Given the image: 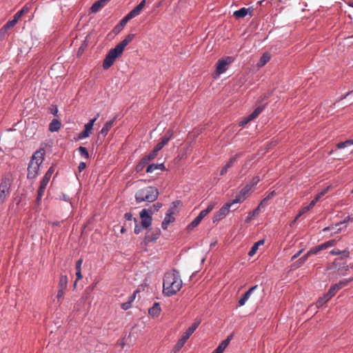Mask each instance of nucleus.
I'll return each mask as SVG.
<instances>
[{"label": "nucleus", "mask_w": 353, "mask_h": 353, "mask_svg": "<svg viewBox=\"0 0 353 353\" xmlns=\"http://www.w3.org/2000/svg\"><path fill=\"white\" fill-rule=\"evenodd\" d=\"M131 341V334L129 333L128 335L125 334L123 338L118 342L119 345L121 347H124V345H129Z\"/></svg>", "instance_id": "2f4dec72"}, {"label": "nucleus", "mask_w": 353, "mask_h": 353, "mask_svg": "<svg viewBox=\"0 0 353 353\" xmlns=\"http://www.w3.org/2000/svg\"><path fill=\"white\" fill-rule=\"evenodd\" d=\"M257 285L252 286L249 288L248 291L243 294L241 299L239 301V304L240 305H244L247 300L249 299L250 295L253 293L255 289L257 288Z\"/></svg>", "instance_id": "6ab92c4d"}, {"label": "nucleus", "mask_w": 353, "mask_h": 353, "mask_svg": "<svg viewBox=\"0 0 353 353\" xmlns=\"http://www.w3.org/2000/svg\"><path fill=\"white\" fill-rule=\"evenodd\" d=\"M201 319H196L194 322L190 325V327H188V329L187 331H195L198 326L201 324Z\"/></svg>", "instance_id": "37998d69"}, {"label": "nucleus", "mask_w": 353, "mask_h": 353, "mask_svg": "<svg viewBox=\"0 0 353 353\" xmlns=\"http://www.w3.org/2000/svg\"><path fill=\"white\" fill-rule=\"evenodd\" d=\"M78 149L81 156H83L85 159L90 158V154L86 148L80 146Z\"/></svg>", "instance_id": "c03bdc74"}, {"label": "nucleus", "mask_w": 353, "mask_h": 353, "mask_svg": "<svg viewBox=\"0 0 353 353\" xmlns=\"http://www.w3.org/2000/svg\"><path fill=\"white\" fill-rule=\"evenodd\" d=\"M259 210L260 209L257 207L252 212H250L249 215L245 219V222L248 223L250 222V219H252L254 216H256L259 214Z\"/></svg>", "instance_id": "79ce46f5"}, {"label": "nucleus", "mask_w": 353, "mask_h": 353, "mask_svg": "<svg viewBox=\"0 0 353 353\" xmlns=\"http://www.w3.org/2000/svg\"><path fill=\"white\" fill-rule=\"evenodd\" d=\"M303 264V262H301V258H299V259L297 261L294 263L292 266H293L294 268H299V267H300Z\"/></svg>", "instance_id": "e2e57ef3"}, {"label": "nucleus", "mask_w": 353, "mask_h": 353, "mask_svg": "<svg viewBox=\"0 0 353 353\" xmlns=\"http://www.w3.org/2000/svg\"><path fill=\"white\" fill-rule=\"evenodd\" d=\"M86 168V163H84V162H81L79 164V166H78V170L79 172H82L83 171V170H85Z\"/></svg>", "instance_id": "0e129e2a"}, {"label": "nucleus", "mask_w": 353, "mask_h": 353, "mask_svg": "<svg viewBox=\"0 0 353 353\" xmlns=\"http://www.w3.org/2000/svg\"><path fill=\"white\" fill-rule=\"evenodd\" d=\"M183 283L179 272L175 270L167 272L163 282V292L172 296L180 291Z\"/></svg>", "instance_id": "f257e3e1"}, {"label": "nucleus", "mask_w": 353, "mask_h": 353, "mask_svg": "<svg viewBox=\"0 0 353 353\" xmlns=\"http://www.w3.org/2000/svg\"><path fill=\"white\" fill-rule=\"evenodd\" d=\"M158 189L152 186H148L140 189L135 194L136 201L138 203L147 201L152 202L157 200L159 196Z\"/></svg>", "instance_id": "7ed1b4c3"}, {"label": "nucleus", "mask_w": 353, "mask_h": 353, "mask_svg": "<svg viewBox=\"0 0 353 353\" xmlns=\"http://www.w3.org/2000/svg\"><path fill=\"white\" fill-rule=\"evenodd\" d=\"M154 211L152 208L149 209H143L139 212V216L141 219V225L145 228H148L152 225V214Z\"/></svg>", "instance_id": "423d86ee"}, {"label": "nucleus", "mask_w": 353, "mask_h": 353, "mask_svg": "<svg viewBox=\"0 0 353 353\" xmlns=\"http://www.w3.org/2000/svg\"><path fill=\"white\" fill-rule=\"evenodd\" d=\"M251 121V119H249V116L243 119V121L240 123V125L243 126L244 125L249 123V121Z\"/></svg>", "instance_id": "774afa93"}, {"label": "nucleus", "mask_w": 353, "mask_h": 353, "mask_svg": "<svg viewBox=\"0 0 353 353\" xmlns=\"http://www.w3.org/2000/svg\"><path fill=\"white\" fill-rule=\"evenodd\" d=\"M340 290L339 288V285L337 284H334V285L331 286L329 291L327 292L328 294V296H330V299L332 296H334L337 292H339Z\"/></svg>", "instance_id": "a19ab883"}, {"label": "nucleus", "mask_w": 353, "mask_h": 353, "mask_svg": "<svg viewBox=\"0 0 353 353\" xmlns=\"http://www.w3.org/2000/svg\"><path fill=\"white\" fill-rule=\"evenodd\" d=\"M10 29L4 25L1 29H0V40H2L5 38L6 35L8 34V32Z\"/></svg>", "instance_id": "de8ad7c7"}, {"label": "nucleus", "mask_w": 353, "mask_h": 353, "mask_svg": "<svg viewBox=\"0 0 353 353\" xmlns=\"http://www.w3.org/2000/svg\"><path fill=\"white\" fill-rule=\"evenodd\" d=\"M250 190H251L250 185H245L240 190V192L238 194H236L235 198L234 199V200H232L230 202L232 203V205H234V203H238L243 202V201H245L246 199V197L248 196V194H249V193L250 192Z\"/></svg>", "instance_id": "6e6552de"}, {"label": "nucleus", "mask_w": 353, "mask_h": 353, "mask_svg": "<svg viewBox=\"0 0 353 353\" xmlns=\"http://www.w3.org/2000/svg\"><path fill=\"white\" fill-rule=\"evenodd\" d=\"M232 337L233 334H230V336L226 339L221 341L219 345L215 348L212 353H222L230 344V341L232 339Z\"/></svg>", "instance_id": "a211bd4d"}, {"label": "nucleus", "mask_w": 353, "mask_h": 353, "mask_svg": "<svg viewBox=\"0 0 353 353\" xmlns=\"http://www.w3.org/2000/svg\"><path fill=\"white\" fill-rule=\"evenodd\" d=\"M134 222L136 223L134 232L135 234H139L142 231V226L139 225L138 219L137 218L133 219Z\"/></svg>", "instance_id": "603ef678"}, {"label": "nucleus", "mask_w": 353, "mask_h": 353, "mask_svg": "<svg viewBox=\"0 0 353 353\" xmlns=\"http://www.w3.org/2000/svg\"><path fill=\"white\" fill-rule=\"evenodd\" d=\"M161 307L159 303H154L151 308L149 309L148 313L152 317L159 316Z\"/></svg>", "instance_id": "bb28decb"}, {"label": "nucleus", "mask_w": 353, "mask_h": 353, "mask_svg": "<svg viewBox=\"0 0 353 353\" xmlns=\"http://www.w3.org/2000/svg\"><path fill=\"white\" fill-rule=\"evenodd\" d=\"M123 52L117 46H116L115 48L110 49L103 60V69H109L110 67H111L114 63L117 58L121 56Z\"/></svg>", "instance_id": "20e7f679"}, {"label": "nucleus", "mask_w": 353, "mask_h": 353, "mask_svg": "<svg viewBox=\"0 0 353 353\" xmlns=\"http://www.w3.org/2000/svg\"><path fill=\"white\" fill-rule=\"evenodd\" d=\"M134 34H129L125 37V38L123 41H121L119 43V44H117V46L122 52H123L125 46H127L128 44L132 41V40L134 39Z\"/></svg>", "instance_id": "4be33fe9"}, {"label": "nucleus", "mask_w": 353, "mask_h": 353, "mask_svg": "<svg viewBox=\"0 0 353 353\" xmlns=\"http://www.w3.org/2000/svg\"><path fill=\"white\" fill-rule=\"evenodd\" d=\"M232 206V203L228 202L225 204V205L221 208L218 213L214 216V221H216V220H220L225 216L228 213L230 212V208Z\"/></svg>", "instance_id": "4468645a"}, {"label": "nucleus", "mask_w": 353, "mask_h": 353, "mask_svg": "<svg viewBox=\"0 0 353 353\" xmlns=\"http://www.w3.org/2000/svg\"><path fill=\"white\" fill-rule=\"evenodd\" d=\"M61 122L59 119H54L49 124L48 130L52 132H57L61 129Z\"/></svg>", "instance_id": "5701e85b"}, {"label": "nucleus", "mask_w": 353, "mask_h": 353, "mask_svg": "<svg viewBox=\"0 0 353 353\" xmlns=\"http://www.w3.org/2000/svg\"><path fill=\"white\" fill-rule=\"evenodd\" d=\"M271 55L268 52H265L262 54V56L260 58V60L256 63L257 67H263L264 65H265L268 62L270 61Z\"/></svg>", "instance_id": "a878e982"}, {"label": "nucleus", "mask_w": 353, "mask_h": 353, "mask_svg": "<svg viewBox=\"0 0 353 353\" xmlns=\"http://www.w3.org/2000/svg\"><path fill=\"white\" fill-rule=\"evenodd\" d=\"M349 219H350V217H349V216H347V217L345 219V221H344L343 222H341V223H337V224H336V225H335L336 229V230H337V231H336V232H339V231H341V228H340V227H339V228H338V227H339V226H340V225H342V224H343V223H347V222L349 221Z\"/></svg>", "instance_id": "bf43d9fd"}, {"label": "nucleus", "mask_w": 353, "mask_h": 353, "mask_svg": "<svg viewBox=\"0 0 353 353\" xmlns=\"http://www.w3.org/2000/svg\"><path fill=\"white\" fill-rule=\"evenodd\" d=\"M164 146L162 145V143L159 141L156 146L154 147V150H156L157 153L159 152L160 150H161Z\"/></svg>", "instance_id": "69168bd1"}, {"label": "nucleus", "mask_w": 353, "mask_h": 353, "mask_svg": "<svg viewBox=\"0 0 353 353\" xmlns=\"http://www.w3.org/2000/svg\"><path fill=\"white\" fill-rule=\"evenodd\" d=\"M259 181H260V179L259 176H254L251 179L250 183H248V185H250L251 189H252L254 186L257 185V183L259 182Z\"/></svg>", "instance_id": "864d4df0"}, {"label": "nucleus", "mask_w": 353, "mask_h": 353, "mask_svg": "<svg viewBox=\"0 0 353 353\" xmlns=\"http://www.w3.org/2000/svg\"><path fill=\"white\" fill-rule=\"evenodd\" d=\"M353 145V139H348L345 141H341L337 143L336 147L339 149Z\"/></svg>", "instance_id": "58836bf2"}, {"label": "nucleus", "mask_w": 353, "mask_h": 353, "mask_svg": "<svg viewBox=\"0 0 353 353\" xmlns=\"http://www.w3.org/2000/svg\"><path fill=\"white\" fill-rule=\"evenodd\" d=\"M83 260L82 258H80L77 262H76V281L74 283V286L77 285V283L78 280H80L83 278L82 273H81V266L83 264Z\"/></svg>", "instance_id": "aec40b11"}, {"label": "nucleus", "mask_w": 353, "mask_h": 353, "mask_svg": "<svg viewBox=\"0 0 353 353\" xmlns=\"http://www.w3.org/2000/svg\"><path fill=\"white\" fill-rule=\"evenodd\" d=\"M345 262L343 263V266L341 263L339 262L338 259H335L333 263L327 265L326 270H341L342 269H345V270H348V265H345Z\"/></svg>", "instance_id": "2eb2a0df"}, {"label": "nucleus", "mask_w": 353, "mask_h": 353, "mask_svg": "<svg viewBox=\"0 0 353 353\" xmlns=\"http://www.w3.org/2000/svg\"><path fill=\"white\" fill-rule=\"evenodd\" d=\"M104 7V3L101 0L97 1L95 3H94L91 7V10L93 12H97L99 10H101L102 8Z\"/></svg>", "instance_id": "e433bc0d"}, {"label": "nucleus", "mask_w": 353, "mask_h": 353, "mask_svg": "<svg viewBox=\"0 0 353 353\" xmlns=\"http://www.w3.org/2000/svg\"><path fill=\"white\" fill-rule=\"evenodd\" d=\"M264 243V240H260V241H258L256 243H255L254 244V245L250 248V251H249V255L250 256L254 255L256 253V250L258 249V247L259 245H263Z\"/></svg>", "instance_id": "c9c22d12"}, {"label": "nucleus", "mask_w": 353, "mask_h": 353, "mask_svg": "<svg viewBox=\"0 0 353 353\" xmlns=\"http://www.w3.org/2000/svg\"><path fill=\"white\" fill-rule=\"evenodd\" d=\"M157 155L158 153L155 150L153 149L152 151L149 154L145 155V157L148 163H150L151 161H152L153 159L156 158Z\"/></svg>", "instance_id": "49530a36"}, {"label": "nucleus", "mask_w": 353, "mask_h": 353, "mask_svg": "<svg viewBox=\"0 0 353 353\" xmlns=\"http://www.w3.org/2000/svg\"><path fill=\"white\" fill-rule=\"evenodd\" d=\"M157 170H165V165L163 163H152L148 165L146 168L147 172H153Z\"/></svg>", "instance_id": "393cba45"}, {"label": "nucleus", "mask_w": 353, "mask_h": 353, "mask_svg": "<svg viewBox=\"0 0 353 353\" xmlns=\"http://www.w3.org/2000/svg\"><path fill=\"white\" fill-rule=\"evenodd\" d=\"M64 291H65V290H62V288H59V291L57 294V299L58 301H59L60 299L62 298V296L64 294Z\"/></svg>", "instance_id": "680f3d73"}, {"label": "nucleus", "mask_w": 353, "mask_h": 353, "mask_svg": "<svg viewBox=\"0 0 353 353\" xmlns=\"http://www.w3.org/2000/svg\"><path fill=\"white\" fill-rule=\"evenodd\" d=\"M192 332H185L172 348V353H177L190 337Z\"/></svg>", "instance_id": "ddd939ff"}, {"label": "nucleus", "mask_w": 353, "mask_h": 353, "mask_svg": "<svg viewBox=\"0 0 353 353\" xmlns=\"http://www.w3.org/2000/svg\"><path fill=\"white\" fill-rule=\"evenodd\" d=\"M145 6V0H143L140 2L139 6L135 7L134 9L131 10L130 13L131 16L134 18L137 16H139L141 11L143 9V8Z\"/></svg>", "instance_id": "b1692460"}, {"label": "nucleus", "mask_w": 353, "mask_h": 353, "mask_svg": "<svg viewBox=\"0 0 353 353\" xmlns=\"http://www.w3.org/2000/svg\"><path fill=\"white\" fill-rule=\"evenodd\" d=\"M148 161L145 159V157L142 158L141 161L138 163V164L136 166V170L137 172H141L144 170L145 167L148 164Z\"/></svg>", "instance_id": "f704fd0d"}, {"label": "nucleus", "mask_w": 353, "mask_h": 353, "mask_svg": "<svg viewBox=\"0 0 353 353\" xmlns=\"http://www.w3.org/2000/svg\"><path fill=\"white\" fill-rule=\"evenodd\" d=\"M10 179L5 177L0 183V203L5 201L10 194Z\"/></svg>", "instance_id": "0eeeda50"}, {"label": "nucleus", "mask_w": 353, "mask_h": 353, "mask_svg": "<svg viewBox=\"0 0 353 353\" xmlns=\"http://www.w3.org/2000/svg\"><path fill=\"white\" fill-rule=\"evenodd\" d=\"M160 235V230L154 229L149 230L145 235V240L148 242L153 241L157 240Z\"/></svg>", "instance_id": "f3484780"}, {"label": "nucleus", "mask_w": 353, "mask_h": 353, "mask_svg": "<svg viewBox=\"0 0 353 353\" xmlns=\"http://www.w3.org/2000/svg\"><path fill=\"white\" fill-rule=\"evenodd\" d=\"M173 132L171 130H168L167 133L164 135L163 137L161 138L160 142L161 144L165 146L168 143V142L170 141V139L172 137Z\"/></svg>", "instance_id": "4c0bfd02"}, {"label": "nucleus", "mask_w": 353, "mask_h": 353, "mask_svg": "<svg viewBox=\"0 0 353 353\" xmlns=\"http://www.w3.org/2000/svg\"><path fill=\"white\" fill-rule=\"evenodd\" d=\"M268 200L266 199V197H264V199L259 203L258 205V208L261 210V208H264L266 205L268 204Z\"/></svg>", "instance_id": "6e6d98bb"}, {"label": "nucleus", "mask_w": 353, "mask_h": 353, "mask_svg": "<svg viewBox=\"0 0 353 353\" xmlns=\"http://www.w3.org/2000/svg\"><path fill=\"white\" fill-rule=\"evenodd\" d=\"M50 181V179L48 178V176H44L41 181L40 186L38 190V194H37V201H40L42 196L43 195V193L45 192V190L46 188V186L48 185V183Z\"/></svg>", "instance_id": "dca6fc26"}, {"label": "nucleus", "mask_w": 353, "mask_h": 353, "mask_svg": "<svg viewBox=\"0 0 353 353\" xmlns=\"http://www.w3.org/2000/svg\"><path fill=\"white\" fill-rule=\"evenodd\" d=\"M54 172V168L53 167H50L47 172L45 174V176H48L50 179L53 172Z\"/></svg>", "instance_id": "052dcab7"}, {"label": "nucleus", "mask_w": 353, "mask_h": 353, "mask_svg": "<svg viewBox=\"0 0 353 353\" xmlns=\"http://www.w3.org/2000/svg\"><path fill=\"white\" fill-rule=\"evenodd\" d=\"M250 9H248V8H242L238 10H236L234 12V16L236 18V19H240V18H243L244 17H245L247 15V14L248 13Z\"/></svg>", "instance_id": "c756f323"}, {"label": "nucleus", "mask_w": 353, "mask_h": 353, "mask_svg": "<svg viewBox=\"0 0 353 353\" xmlns=\"http://www.w3.org/2000/svg\"><path fill=\"white\" fill-rule=\"evenodd\" d=\"M45 150L40 149L34 153L27 168V178L34 179L39 174L40 165L43 161Z\"/></svg>", "instance_id": "f03ea898"}, {"label": "nucleus", "mask_w": 353, "mask_h": 353, "mask_svg": "<svg viewBox=\"0 0 353 353\" xmlns=\"http://www.w3.org/2000/svg\"><path fill=\"white\" fill-rule=\"evenodd\" d=\"M68 283V278L66 275H61L59 286L60 288L66 290Z\"/></svg>", "instance_id": "473e14b6"}, {"label": "nucleus", "mask_w": 353, "mask_h": 353, "mask_svg": "<svg viewBox=\"0 0 353 353\" xmlns=\"http://www.w3.org/2000/svg\"><path fill=\"white\" fill-rule=\"evenodd\" d=\"M124 218L128 220V221H130V220L132 219V215L131 214V212H126L125 214H124Z\"/></svg>", "instance_id": "338daca9"}, {"label": "nucleus", "mask_w": 353, "mask_h": 353, "mask_svg": "<svg viewBox=\"0 0 353 353\" xmlns=\"http://www.w3.org/2000/svg\"><path fill=\"white\" fill-rule=\"evenodd\" d=\"M237 157H238V155L236 154V155L233 156L231 158H230V159L228 160V161L225 164V165H226L228 169H230V168L232 167L234 163L236 161Z\"/></svg>", "instance_id": "09e8293b"}, {"label": "nucleus", "mask_w": 353, "mask_h": 353, "mask_svg": "<svg viewBox=\"0 0 353 353\" xmlns=\"http://www.w3.org/2000/svg\"><path fill=\"white\" fill-rule=\"evenodd\" d=\"M264 107L263 106H259L257 107L252 113L249 115V119H251V120L256 118L260 113L263 110Z\"/></svg>", "instance_id": "ea45409f"}, {"label": "nucleus", "mask_w": 353, "mask_h": 353, "mask_svg": "<svg viewBox=\"0 0 353 353\" xmlns=\"http://www.w3.org/2000/svg\"><path fill=\"white\" fill-rule=\"evenodd\" d=\"M329 300H330V296H328L327 293L324 296H321L320 299L316 301V306L317 308H320L323 306V304L327 303Z\"/></svg>", "instance_id": "72a5a7b5"}, {"label": "nucleus", "mask_w": 353, "mask_h": 353, "mask_svg": "<svg viewBox=\"0 0 353 353\" xmlns=\"http://www.w3.org/2000/svg\"><path fill=\"white\" fill-rule=\"evenodd\" d=\"M327 192V188L324 189L323 191H321L320 193L317 194L315 196V198L310 202L309 205H307L308 208L310 210L312 209L313 207L315 205L316 203L319 201V199L325 195Z\"/></svg>", "instance_id": "cd10ccee"}, {"label": "nucleus", "mask_w": 353, "mask_h": 353, "mask_svg": "<svg viewBox=\"0 0 353 353\" xmlns=\"http://www.w3.org/2000/svg\"><path fill=\"white\" fill-rule=\"evenodd\" d=\"M330 254L332 255H339V254H342L343 256L341 257V260H343V258L345 257V258H347L350 255V252H349V250L348 249H345V250H336V249H334V250H332L330 251Z\"/></svg>", "instance_id": "c85d7f7f"}, {"label": "nucleus", "mask_w": 353, "mask_h": 353, "mask_svg": "<svg viewBox=\"0 0 353 353\" xmlns=\"http://www.w3.org/2000/svg\"><path fill=\"white\" fill-rule=\"evenodd\" d=\"M234 61V58L232 57H225L219 60L216 64V74L217 76L221 75L226 70H228V67L230 63Z\"/></svg>", "instance_id": "39448f33"}, {"label": "nucleus", "mask_w": 353, "mask_h": 353, "mask_svg": "<svg viewBox=\"0 0 353 353\" xmlns=\"http://www.w3.org/2000/svg\"><path fill=\"white\" fill-rule=\"evenodd\" d=\"M98 117H99V114H97L96 117L90 119V122L85 124L83 131L80 132L78 135V138L79 139H83L89 137V136L92 132L93 125H94V123L96 122V121L97 120Z\"/></svg>", "instance_id": "1a4fd4ad"}, {"label": "nucleus", "mask_w": 353, "mask_h": 353, "mask_svg": "<svg viewBox=\"0 0 353 353\" xmlns=\"http://www.w3.org/2000/svg\"><path fill=\"white\" fill-rule=\"evenodd\" d=\"M202 221L198 216L193 219L191 223L189 224L188 227L190 228L197 226Z\"/></svg>", "instance_id": "3c124183"}, {"label": "nucleus", "mask_w": 353, "mask_h": 353, "mask_svg": "<svg viewBox=\"0 0 353 353\" xmlns=\"http://www.w3.org/2000/svg\"><path fill=\"white\" fill-rule=\"evenodd\" d=\"M353 281V277L352 278H350L349 279H343V280H341L339 283H336L337 285H339V289H341V288L344 287V286H346L348 285L349 282Z\"/></svg>", "instance_id": "8fccbe9b"}, {"label": "nucleus", "mask_w": 353, "mask_h": 353, "mask_svg": "<svg viewBox=\"0 0 353 353\" xmlns=\"http://www.w3.org/2000/svg\"><path fill=\"white\" fill-rule=\"evenodd\" d=\"M22 17V9L19 10L14 16V18L8 21L5 25L9 28H12L18 22L19 19Z\"/></svg>", "instance_id": "412c9836"}, {"label": "nucleus", "mask_w": 353, "mask_h": 353, "mask_svg": "<svg viewBox=\"0 0 353 353\" xmlns=\"http://www.w3.org/2000/svg\"><path fill=\"white\" fill-rule=\"evenodd\" d=\"M214 207H215L214 203H210L208 208L201 210L198 216L200 217V219L202 220V219H203L205 216L208 215V212H210L214 208Z\"/></svg>", "instance_id": "7c9ffc66"}, {"label": "nucleus", "mask_w": 353, "mask_h": 353, "mask_svg": "<svg viewBox=\"0 0 353 353\" xmlns=\"http://www.w3.org/2000/svg\"><path fill=\"white\" fill-rule=\"evenodd\" d=\"M336 240H330L323 243L320 245L314 247L309 250V254H317L321 250H325L330 247L334 246L336 245Z\"/></svg>", "instance_id": "9d476101"}, {"label": "nucleus", "mask_w": 353, "mask_h": 353, "mask_svg": "<svg viewBox=\"0 0 353 353\" xmlns=\"http://www.w3.org/2000/svg\"><path fill=\"white\" fill-rule=\"evenodd\" d=\"M115 122V119H111L109 121L106 122L102 130L99 132L97 137V141H99V143H101L103 141L104 138L106 137L107 134L110 131V130L113 126Z\"/></svg>", "instance_id": "9b49d317"}, {"label": "nucleus", "mask_w": 353, "mask_h": 353, "mask_svg": "<svg viewBox=\"0 0 353 353\" xmlns=\"http://www.w3.org/2000/svg\"><path fill=\"white\" fill-rule=\"evenodd\" d=\"M172 204H174V206L168 210V211L165 214V217L164 218L163 221L162 222V228L164 230H166L168 225L170 223H172L174 221V218L173 217V214L175 211L176 205H175L174 203H172Z\"/></svg>", "instance_id": "f8f14e48"}, {"label": "nucleus", "mask_w": 353, "mask_h": 353, "mask_svg": "<svg viewBox=\"0 0 353 353\" xmlns=\"http://www.w3.org/2000/svg\"><path fill=\"white\" fill-rule=\"evenodd\" d=\"M131 305H132V300L130 301L123 303L121 305V308L123 309L124 310H126L130 308Z\"/></svg>", "instance_id": "5fc2aeb1"}, {"label": "nucleus", "mask_w": 353, "mask_h": 353, "mask_svg": "<svg viewBox=\"0 0 353 353\" xmlns=\"http://www.w3.org/2000/svg\"><path fill=\"white\" fill-rule=\"evenodd\" d=\"M50 112L51 114H54V116L57 115L58 109L55 105H52L50 108Z\"/></svg>", "instance_id": "13d9d810"}, {"label": "nucleus", "mask_w": 353, "mask_h": 353, "mask_svg": "<svg viewBox=\"0 0 353 353\" xmlns=\"http://www.w3.org/2000/svg\"><path fill=\"white\" fill-rule=\"evenodd\" d=\"M132 18H133V17H132V16L131 13H130V12H128V13L127 14V15H126V16H125V17L121 19V21H120V23H119V26H121V27H122V26H124L127 23V22H128L129 20L132 19Z\"/></svg>", "instance_id": "a18cd8bd"}, {"label": "nucleus", "mask_w": 353, "mask_h": 353, "mask_svg": "<svg viewBox=\"0 0 353 353\" xmlns=\"http://www.w3.org/2000/svg\"><path fill=\"white\" fill-rule=\"evenodd\" d=\"M162 207V204L159 202H157L153 204L152 207V210L154 212V211H158L161 209V208Z\"/></svg>", "instance_id": "4d7b16f0"}]
</instances>
